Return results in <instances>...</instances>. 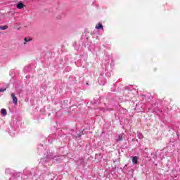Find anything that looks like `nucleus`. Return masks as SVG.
Returning a JSON list of instances; mask_svg holds the SVG:
<instances>
[{
	"label": "nucleus",
	"mask_w": 180,
	"mask_h": 180,
	"mask_svg": "<svg viewBox=\"0 0 180 180\" xmlns=\"http://www.w3.org/2000/svg\"><path fill=\"white\" fill-rule=\"evenodd\" d=\"M1 115H3V116H6V115H8V112H6V109L5 108L1 109Z\"/></svg>",
	"instance_id": "obj_4"
},
{
	"label": "nucleus",
	"mask_w": 180,
	"mask_h": 180,
	"mask_svg": "<svg viewBox=\"0 0 180 180\" xmlns=\"http://www.w3.org/2000/svg\"><path fill=\"white\" fill-rule=\"evenodd\" d=\"M23 8H25V4H23V3L19 2V3L17 4V8H18V9H23Z\"/></svg>",
	"instance_id": "obj_2"
},
{
	"label": "nucleus",
	"mask_w": 180,
	"mask_h": 180,
	"mask_svg": "<svg viewBox=\"0 0 180 180\" xmlns=\"http://www.w3.org/2000/svg\"><path fill=\"white\" fill-rule=\"evenodd\" d=\"M8 88H9V85H8L7 86V87H6V88H1L0 89V92H5V91L6 90V89H8Z\"/></svg>",
	"instance_id": "obj_7"
},
{
	"label": "nucleus",
	"mask_w": 180,
	"mask_h": 180,
	"mask_svg": "<svg viewBox=\"0 0 180 180\" xmlns=\"http://www.w3.org/2000/svg\"><path fill=\"white\" fill-rule=\"evenodd\" d=\"M11 98L14 105H18V98L15 96V94H11Z\"/></svg>",
	"instance_id": "obj_1"
},
{
	"label": "nucleus",
	"mask_w": 180,
	"mask_h": 180,
	"mask_svg": "<svg viewBox=\"0 0 180 180\" xmlns=\"http://www.w3.org/2000/svg\"><path fill=\"white\" fill-rule=\"evenodd\" d=\"M0 29L1 30H6V29H8V26L7 25L1 26Z\"/></svg>",
	"instance_id": "obj_8"
},
{
	"label": "nucleus",
	"mask_w": 180,
	"mask_h": 180,
	"mask_svg": "<svg viewBox=\"0 0 180 180\" xmlns=\"http://www.w3.org/2000/svg\"><path fill=\"white\" fill-rule=\"evenodd\" d=\"M24 44H26V42H25Z\"/></svg>",
	"instance_id": "obj_10"
},
{
	"label": "nucleus",
	"mask_w": 180,
	"mask_h": 180,
	"mask_svg": "<svg viewBox=\"0 0 180 180\" xmlns=\"http://www.w3.org/2000/svg\"><path fill=\"white\" fill-rule=\"evenodd\" d=\"M96 29L99 30V29H103V25H102V23L98 22L96 26Z\"/></svg>",
	"instance_id": "obj_3"
},
{
	"label": "nucleus",
	"mask_w": 180,
	"mask_h": 180,
	"mask_svg": "<svg viewBox=\"0 0 180 180\" xmlns=\"http://www.w3.org/2000/svg\"><path fill=\"white\" fill-rule=\"evenodd\" d=\"M132 162L133 164H137L138 162V158H137V156H135L132 158Z\"/></svg>",
	"instance_id": "obj_5"
},
{
	"label": "nucleus",
	"mask_w": 180,
	"mask_h": 180,
	"mask_svg": "<svg viewBox=\"0 0 180 180\" xmlns=\"http://www.w3.org/2000/svg\"><path fill=\"white\" fill-rule=\"evenodd\" d=\"M122 140H123V134H120L118 136L117 141H122Z\"/></svg>",
	"instance_id": "obj_6"
},
{
	"label": "nucleus",
	"mask_w": 180,
	"mask_h": 180,
	"mask_svg": "<svg viewBox=\"0 0 180 180\" xmlns=\"http://www.w3.org/2000/svg\"><path fill=\"white\" fill-rule=\"evenodd\" d=\"M24 40H25V42L29 41V40H27V38H25Z\"/></svg>",
	"instance_id": "obj_9"
}]
</instances>
